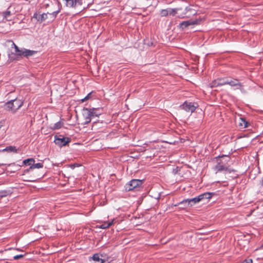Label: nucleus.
Wrapping results in <instances>:
<instances>
[{"mask_svg": "<svg viewBox=\"0 0 263 263\" xmlns=\"http://www.w3.org/2000/svg\"><path fill=\"white\" fill-rule=\"evenodd\" d=\"M13 45L14 46L15 51L16 52V45L14 43H13Z\"/></svg>", "mask_w": 263, "mask_h": 263, "instance_id": "30", "label": "nucleus"}, {"mask_svg": "<svg viewBox=\"0 0 263 263\" xmlns=\"http://www.w3.org/2000/svg\"><path fill=\"white\" fill-rule=\"evenodd\" d=\"M181 8H168L165 9H162L160 11V16L161 17L167 16L168 15H172L173 16L178 14L177 16L179 18H184L185 17V13H179V11H180Z\"/></svg>", "mask_w": 263, "mask_h": 263, "instance_id": "3", "label": "nucleus"}, {"mask_svg": "<svg viewBox=\"0 0 263 263\" xmlns=\"http://www.w3.org/2000/svg\"><path fill=\"white\" fill-rule=\"evenodd\" d=\"M238 125L241 128H246L248 127V122L245 119L240 118L239 119Z\"/></svg>", "mask_w": 263, "mask_h": 263, "instance_id": "19", "label": "nucleus"}, {"mask_svg": "<svg viewBox=\"0 0 263 263\" xmlns=\"http://www.w3.org/2000/svg\"><path fill=\"white\" fill-rule=\"evenodd\" d=\"M225 78L217 79L213 81L211 84V86L212 87H218L221 85H225Z\"/></svg>", "mask_w": 263, "mask_h": 263, "instance_id": "12", "label": "nucleus"}, {"mask_svg": "<svg viewBox=\"0 0 263 263\" xmlns=\"http://www.w3.org/2000/svg\"><path fill=\"white\" fill-rule=\"evenodd\" d=\"M17 57L18 56H24L25 57H28L29 56L32 55L35 52V51L30 50H20L17 48Z\"/></svg>", "mask_w": 263, "mask_h": 263, "instance_id": "11", "label": "nucleus"}, {"mask_svg": "<svg viewBox=\"0 0 263 263\" xmlns=\"http://www.w3.org/2000/svg\"><path fill=\"white\" fill-rule=\"evenodd\" d=\"M212 197V193L206 192L203 194H200L197 197L192 199H187L183 200L182 201L180 202L179 204L183 203H187L188 205H190L191 206H193L197 203H198L200 201L204 199H209Z\"/></svg>", "mask_w": 263, "mask_h": 263, "instance_id": "2", "label": "nucleus"}, {"mask_svg": "<svg viewBox=\"0 0 263 263\" xmlns=\"http://www.w3.org/2000/svg\"><path fill=\"white\" fill-rule=\"evenodd\" d=\"M198 24V21H192V20H189L186 21H183L180 24V26L182 29H184L189 26L190 25H196Z\"/></svg>", "mask_w": 263, "mask_h": 263, "instance_id": "13", "label": "nucleus"}, {"mask_svg": "<svg viewBox=\"0 0 263 263\" xmlns=\"http://www.w3.org/2000/svg\"><path fill=\"white\" fill-rule=\"evenodd\" d=\"M142 183V181L139 179H133L125 185V189L127 191L133 190L140 187Z\"/></svg>", "mask_w": 263, "mask_h": 263, "instance_id": "5", "label": "nucleus"}, {"mask_svg": "<svg viewBox=\"0 0 263 263\" xmlns=\"http://www.w3.org/2000/svg\"><path fill=\"white\" fill-rule=\"evenodd\" d=\"M13 6V8L12 9H11V11H14V13L13 14H15L16 12V10L15 9V7H14V6Z\"/></svg>", "mask_w": 263, "mask_h": 263, "instance_id": "29", "label": "nucleus"}, {"mask_svg": "<svg viewBox=\"0 0 263 263\" xmlns=\"http://www.w3.org/2000/svg\"><path fill=\"white\" fill-rule=\"evenodd\" d=\"M25 255V254H17V259H19L22 257H23Z\"/></svg>", "mask_w": 263, "mask_h": 263, "instance_id": "27", "label": "nucleus"}, {"mask_svg": "<svg viewBox=\"0 0 263 263\" xmlns=\"http://www.w3.org/2000/svg\"><path fill=\"white\" fill-rule=\"evenodd\" d=\"M8 55H9V58L10 60H14L16 58V55L15 54H12L11 55L9 54Z\"/></svg>", "mask_w": 263, "mask_h": 263, "instance_id": "25", "label": "nucleus"}, {"mask_svg": "<svg viewBox=\"0 0 263 263\" xmlns=\"http://www.w3.org/2000/svg\"><path fill=\"white\" fill-rule=\"evenodd\" d=\"M91 92L88 93L84 98H83L81 100V102H84L90 99L91 98Z\"/></svg>", "mask_w": 263, "mask_h": 263, "instance_id": "22", "label": "nucleus"}, {"mask_svg": "<svg viewBox=\"0 0 263 263\" xmlns=\"http://www.w3.org/2000/svg\"><path fill=\"white\" fill-rule=\"evenodd\" d=\"M216 164L214 166V170L216 173L218 172H223L224 173H230L234 170L230 167L228 164L230 161V158L226 156L215 158Z\"/></svg>", "mask_w": 263, "mask_h": 263, "instance_id": "1", "label": "nucleus"}, {"mask_svg": "<svg viewBox=\"0 0 263 263\" xmlns=\"http://www.w3.org/2000/svg\"><path fill=\"white\" fill-rule=\"evenodd\" d=\"M16 100V98L11 100L4 105V108L7 111H11L12 113H15V110L14 108V102Z\"/></svg>", "mask_w": 263, "mask_h": 263, "instance_id": "10", "label": "nucleus"}, {"mask_svg": "<svg viewBox=\"0 0 263 263\" xmlns=\"http://www.w3.org/2000/svg\"><path fill=\"white\" fill-rule=\"evenodd\" d=\"M59 12V11H54L52 12V13H43V14H38V13H34L33 15V17L35 18L37 20V21L40 22V23L43 22V21H45L48 18V15L49 14L52 20H54L58 13Z\"/></svg>", "mask_w": 263, "mask_h": 263, "instance_id": "4", "label": "nucleus"}, {"mask_svg": "<svg viewBox=\"0 0 263 263\" xmlns=\"http://www.w3.org/2000/svg\"><path fill=\"white\" fill-rule=\"evenodd\" d=\"M43 167V164L42 163H37L36 164L32 163L30 166L29 169L25 171V173H28L30 171L32 170L34 168H40Z\"/></svg>", "mask_w": 263, "mask_h": 263, "instance_id": "17", "label": "nucleus"}, {"mask_svg": "<svg viewBox=\"0 0 263 263\" xmlns=\"http://www.w3.org/2000/svg\"><path fill=\"white\" fill-rule=\"evenodd\" d=\"M102 255L100 254H95L91 257L95 263H104L105 260L102 258Z\"/></svg>", "mask_w": 263, "mask_h": 263, "instance_id": "14", "label": "nucleus"}, {"mask_svg": "<svg viewBox=\"0 0 263 263\" xmlns=\"http://www.w3.org/2000/svg\"><path fill=\"white\" fill-rule=\"evenodd\" d=\"M197 106H195L194 103L191 102H185L181 106V107L182 109L187 112H194Z\"/></svg>", "mask_w": 263, "mask_h": 263, "instance_id": "8", "label": "nucleus"}, {"mask_svg": "<svg viewBox=\"0 0 263 263\" xmlns=\"http://www.w3.org/2000/svg\"><path fill=\"white\" fill-rule=\"evenodd\" d=\"M224 84L225 85L228 84L231 87H234L236 89H240L242 87V85L239 82L238 80L233 78H226Z\"/></svg>", "mask_w": 263, "mask_h": 263, "instance_id": "6", "label": "nucleus"}, {"mask_svg": "<svg viewBox=\"0 0 263 263\" xmlns=\"http://www.w3.org/2000/svg\"><path fill=\"white\" fill-rule=\"evenodd\" d=\"M35 160L33 158H29L26 160H24L22 162V164L25 165H31L32 163H34Z\"/></svg>", "mask_w": 263, "mask_h": 263, "instance_id": "20", "label": "nucleus"}, {"mask_svg": "<svg viewBox=\"0 0 263 263\" xmlns=\"http://www.w3.org/2000/svg\"><path fill=\"white\" fill-rule=\"evenodd\" d=\"M13 8L12 6H10L7 10L3 12V15L6 18H8L11 15H13L14 13V11H11V9Z\"/></svg>", "mask_w": 263, "mask_h": 263, "instance_id": "18", "label": "nucleus"}, {"mask_svg": "<svg viewBox=\"0 0 263 263\" xmlns=\"http://www.w3.org/2000/svg\"><path fill=\"white\" fill-rule=\"evenodd\" d=\"M261 248L263 249V245L261 247Z\"/></svg>", "mask_w": 263, "mask_h": 263, "instance_id": "32", "label": "nucleus"}, {"mask_svg": "<svg viewBox=\"0 0 263 263\" xmlns=\"http://www.w3.org/2000/svg\"><path fill=\"white\" fill-rule=\"evenodd\" d=\"M92 114L91 111L88 108L83 109L82 115L84 121L83 124H86L91 122Z\"/></svg>", "mask_w": 263, "mask_h": 263, "instance_id": "7", "label": "nucleus"}, {"mask_svg": "<svg viewBox=\"0 0 263 263\" xmlns=\"http://www.w3.org/2000/svg\"><path fill=\"white\" fill-rule=\"evenodd\" d=\"M23 103V102H22V101H20V103L17 102V105H18L17 109H18V108H20L21 106H22Z\"/></svg>", "mask_w": 263, "mask_h": 263, "instance_id": "28", "label": "nucleus"}, {"mask_svg": "<svg viewBox=\"0 0 263 263\" xmlns=\"http://www.w3.org/2000/svg\"><path fill=\"white\" fill-rule=\"evenodd\" d=\"M115 222V219H113L111 221H105L99 226V228L104 229H107Z\"/></svg>", "mask_w": 263, "mask_h": 263, "instance_id": "16", "label": "nucleus"}, {"mask_svg": "<svg viewBox=\"0 0 263 263\" xmlns=\"http://www.w3.org/2000/svg\"><path fill=\"white\" fill-rule=\"evenodd\" d=\"M0 152H6L8 153H16V148L15 146H7L5 148L1 149Z\"/></svg>", "mask_w": 263, "mask_h": 263, "instance_id": "15", "label": "nucleus"}, {"mask_svg": "<svg viewBox=\"0 0 263 263\" xmlns=\"http://www.w3.org/2000/svg\"><path fill=\"white\" fill-rule=\"evenodd\" d=\"M70 142V140L68 137H62L59 138L55 137L54 142L59 146H63L67 145Z\"/></svg>", "mask_w": 263, "mask_h": 263, "instance_id": "9", "label": "nucleus"}, {"mask_svg": "<svg viewBox=\"0 0 263 263\" xmlns=\"http://www.w3.org/2000/svg\"><path fill=\"white\" fill-rule=\"evenodd\" d=\"M22 179L24 181H31V178L30 177H26V178H23L22 177Z\"/></svg>", "mask_w": 263, "mask_h": 263, "instance_id": "26", "label": "nucleus"}, {"mask_svg": "<svg viewBox=\"0 0 263 263\" xmlns=\"http://www.w3.org/2000/svg\"><path fill=\"white\" fill-rule=\"evenodd\" d=\"M13 258H14V259H16V258H17L16 255L14 256L13 257Z\"/></svg>", "mask_w": 263, "mask_h": 263, "instance_id": "31", "label": "nucleus"}, {"mask_svg": "<svg viewBox=\"0 0 263 263\" xmlns=\"http://www.w3.org/2000/svg\"><path fill=\"white\" fill-rule=\"evenodd\" d=\"M92 112V117L98 116V114L97 112V110L95 108L89 109Z\"/></svg>", "mask_w": 263, "mask_h": 263, "instance_id": "23", "label": "nucleus"}, {"mask_svg": "<svg viewBox=\"0 0 263 263\" xmlns=\"http://www.w3.org/2000/svg\"><path fill=\"white\" fill-rule=\"evenodd\" d=\"M253 260L251 258H247L242 260L241 263H252Z\"/></svg>", "mask_w": 263, "mask_h": 263, "instance_id": "24", "label": "nucleus"}, {"mask_svg": "<svg viewBox=\"0 0 263 263\" xmlns=\"http://www.w3.org/2000/svg\"><path fill=\"white\" fill-rule=\"evenodd\" d=\"M63 123L60 121L57 122L56 123L54 124L53 126L52 127V128L53 129H58L62 127L63 126Z\"/></svg>", "mask_w": 263, "mask_h": 263, "instance_id": "21", "label": "nucleus"}]
</instances>
